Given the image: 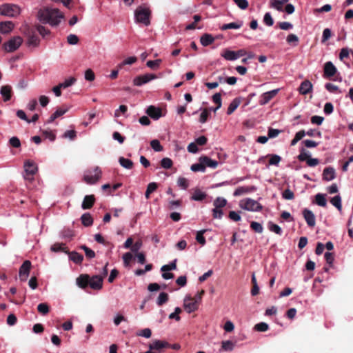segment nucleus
<instances>
[{"mask_svg": "<svg viewBox=\"0 0 353 353\" xmlns=\"http://www.w3.org/2000/svg\"><path fill=\"white\" fill-rule=\"evenodd\" d=\"M64 16L57 8H45L39 10L37 18L43 23H48L52 26H58Z\"/></svg>", "mask_w": 353, "mask_h": 353, "instance_id": "1", "label": "nucleus"}, {"mask_svg": "<svg viewBox=\"0 0 353 353\" xmlns=\"http://www.w3.org/2000/svg\"><path fill=\"white\" fill-rule=\"evenodd\" d=\"M150 15L151 11L148 8L139 6L134 11L135 22L148 26L150 23Z\"/></svg>", "mask_w": 353, "mask_h": 353, "instance_id": "2", "label": "nucleus"}, {"mask_svg": "<svg viewBox=\"0 0 353 353\" xmlns=\"http://www.w3.org/2000/svg\"><path fill=\"white\" fill-rule=\"evenodd\" d=\"M325 245V248L327 249V252L325 253V258L327 261V265L324 266L323 272L319 276L316 281L321 283L323 281L324 279H328V272L330 268H331V241H328Z\"/></svg>", "mask_w": 353, "mask_h": 353, "instance_id": "3", "label": "nucleus"}, {"mask_svg": "<svg viewBox=\"0 0 353 353\" xmlns=\"http://www.w3.org/2000/svg\"><path fill=\"white\" fill-rule=\"evenodd\" d=\"M24 174L23 178L26 181H32L34 180V176L38 171L37 165L30 160L24 162Z\"/></svg>", "mask_w": 353, "mask_h": 353, "instance_id": "4", "label": "nucleus"}, {"mask_svg": "<svg viewBox=\"0 0 353 353\" xmlns=\"http://www.w3.org/2000/svg\"><path fill=\"white\" fill-rule=\"evenodd\" d=\"M21 13V8L15 4H4L0 6V14L10 17H15Z\"/></svg>", "mask_w": 353, "mask_h": 353, "instance_id": "5", "label": "nucleus"}, {"mask_svg": "<svg viewBox=\"0 0 353 353\" xmlns=\"http://www.w3.org/2000/svg\"><path fill=\"white\" fill-rule=\"evenodd\" d=\"M239 206L241 208L250 212H259L263 208L258 200H240Z\"/></svg>", "mask_w": 353, "mask_h": 353, "instance_id": "6", "label": "nucleus"}, {"mask_svg": "<svg viewBox=\"0 0 353 353\" xmlns=\"http://www.w3.org/2000/svg\"><path fill=\"white\" fill-rule=\"evenodd\" d=\"M101 176V171L99 167H96L93 170H87L84 173V181L89 184L95 183Z\"/></svg>", "mask_w": 353, "mask_h": 353, "instance_id": "7", "label": "nucleus"}, {"mask_svg": "<svg viewBox=\"0 0 353 353\" xmlns=\"http://www.w3.org/2000/svg\"><path fill=\"white\" fill-rule=\"evenodd\" d=\"M22 42L23 39L21 37H14L4 43V49L8 52H14L21 46Z\"/></svg>", "mask_w": 353, "mask_h": 353, "instance_id": "8", "label": "nucleus"}, {"mask_svg": "<svg viewBox=\"0 0 353 353\" xmlns=\"http://www.w3.org/2000/svg\"><path fill=\"white\" fill-rule=\"evenodd\" d=\"M228 200H214V206L212 209L213 218L221 219L223 217V212L222 208L227 205Z\"/></svg>", "mask_w": 353, "mask_h": 353, "instance_id": "9", "label": "nucleus"}, {"mask_svg": "<svg viewBox=\"0 0 353 353\" xmlns=\"http://www.w3.org/2000/svg\"><path fill=\"white\" fill-rule=\"evenodd\" d=\"M31 268V262L28 260L25 261L19 268V276L21 281H26L29 276Z\"/></svg>", "mask_w": 353, "mask_h": 353, "instance_id": "10", "label": "nucleus"}, {"mask_svg": "<svg viewBox=\"0 0 353 353\" xmlns=\"http://www.w3.org/2000/svg\"><path fill=\"white\" fill-rule=\"evenodd\" d=\"M155 79H157V76L155 74H145L143 75H140V76L136 77L133 79V84L136 86H141L143 84H145Z\"/></svg>", "mask_w": 353, "mask_h": 353, "instance_id": "11", "label": "nucleus"}, {"mask_svg": "<svg viewBox=\"0 0 353 353\" xmlns=\"http://www.w3.org/2000/svg\"><path fill=\"white\" fill-rule=\"evenodd\" d=\"M192 301L190 295H186L183 300V307L188 313H192L198 309L197 301Z\"/></svg>", "mask_w": 353, "mask_h": 353, "instance_id": "12", "label": "nucleus"}, {"mask_svg": "<svg viewBox=\"0 0 353 353\" xmlns=\"http://www.w3.org/2000/svg\"><path fill=\"white\" fill-rule=\"evenodd\" d=\"M103 276L94 275L90 276L89 286L94 290H100L103 288Z\"/></svg>", "mask_w": 353, "mask_h": 353, "instance_id": "13", "label": "nucleus"}, {"mask_svg": "<svg viewBox=\"0 0 353 353\" xmlns=\"http://www.w3.org/2000/svg\"><path fill=\"white\" fill-rule=\"evenodd\" d=\"M169 347L170 344L167 341L161 340H155L152 343H150L148 346L151 351L156 350L158 353H161L162 352V349Z\"/></svg>", "mask_w": 353, "mask_h": 353, "instance_id": "14", "label": "nucleus"}, {"mask_svg": "<svg viewBox=\"0 0 353 353\" xmlns=\"http://www.w3.org/2000/svg\"><path fill=\"white\" fill-rule=\"evenodd\" d=\"M279 89L272 90L262 94L260 97L259 104L264 105L273 99L279 92Z\"/></svg>", "mask_w": 353, "mask_h": 353, "instance_id": "15", "label": "nucleus"}, {"mask_svg": "<svg viewBox=\"0 0 353 353\" xmlns=\"http://www.w3.org/2000/svg\"><path fill=\"white\" fill-rule=\"evenodd\" d=\"M146 114L154 120H158L162 117L161 109L160 108L150 105L145 111Z\"/></svg>", "mask_w": 353, "mask_h": 353, "instance_id": "16", "label": "nucleus"}, {"mask_svg": "<svg viewBox=\"0 0 353 353\" xmlns=\"http://www.w3.org/2000/svg\"><path fill=\"white\" fill-rule=\"evenodd\" d=\"M303 217L309 227H314L316 224V219L314 213L308 210L304 209L303 210Z\"/></svg>", "mask_w": 353, "mask_h": 353, "instance_id": "17", "label": "nucleus"}, {"mask_svg": "<svg viewBox=\"0 0 353 353\" xmlns=\"http://www.w3.org/2000/svg\"><path fill=\"white\" fill-rule=\"evenodd\" d=\"M199 161H201V163L203 164L205 169L206 168V167H209V168L214 169L218 166V164H219L217 161L212 160V159H210V157H208L207 156L200 157L199 159Z\"/></svg>", "mask_w": 353, "mask_h": 353, "instance_id": "18", "label": "nucleus"}, {"mask_svg": "<svg viewBox=\"0 0 353 353\" xmlns=\"http://www.w3.org/2000/svg\"><path fill=\"white\" fill-rule=\"evenodd\" d=\"M90 276L88 274H81L76 279V283L78 287L85 289L89 285Z\"/></svg>", "mask_w": 353, "mask_h": 353, "instance_id": "19", "label": "nucleus"}, {"mask_svg": "<svg viewBox=\"0 0 353 353\" xmlns=\"http://www.w3.org/2000/svg\"><path fill=\"white\" fill-rule=\"evenodd\" d=\"M69 110L68 107H62L58 108L48 119L47 123H52L56 119L63 115Z\"/></svg>", "mask_w": 353, "mask_h": 353, "instance_id": "20", "label": "nucleus"}, {"mask_svg": "<svg viewBox=\"0 0 353 353\" xmlns=\"http://www.w3.org/2000/svg\"><path fill=\"white\" fill-rule=\"evenodd\" d=\"M14 28V24L12 21L0 22V33L8 34Z\"/></svg>", "mask_w": 353, "mask_h": 353, "instance_id": "21", "label": "nucleus"}, {"mask_svg": "<svg viewBox=\"0 0 353 353\" xmlns=\"http://www.w3.org/2000/svg\"><path fill=\"white\" fill-rule=\"evenodd\" d=\"M312 89V85L310 81L305 80L303 81L299 87V92L302 94H308Z\"/></svg>", "mask_w": 353, "mask_h": 353, "instance_id": "22", "label": "nucleus"}, {"mask_svg": "<svg viewBox=\"0 0 353 353\" xmlns=\"http://www.w3.org/2000/svg\"><path fill=\"white\" fill-rule=\"evenodd\" d=\"M0 94L5 101H9L11 98V87L3 85L1 88Z\"/></svg>", "mask_w": 353, "mask_h": 353, "instance_id": "23", "label": "nucleus"}, {"mask_svg": "<svg viewBox=\"0 0 353 353\" xmlns=\"http://www.w3.org/2000/svg\"><path fill=\"white\" fill-rule=\"evenodd\" d=\"M68 255L70 260L77 264L81 263L83 260V255L74 251L68 252Z\"/></svg>", "mask_w": 353, "mask_h": 353, "instance_id": "24", "label": "nucleus"}, {"mask_svg": "<svg viewBox=\"0 0 353 353\" xmlns=\"http://www.w3.org/2000/svg\"><path fill=\"white\" fill-rule=\"evenodd\" d=\"M200 41L201 45L205 47L212 43L214 41V38L212 34H204L201 37Z\"/></svg>", "mask_w": 353, "mask_h": 353, "instance_id": "25", "label": "nucleus"}, {"mask_svg": "<svg viewBox=\"0 0 353 353\" xmlns=\"http://www.w3.org/2000/svg\"><path fill=\"white\" fill-rule=\"evenodd\" d=\"M240 103L241 101L239 99L235 98L234 99H233L228 108L227 114L229 115L232 114L236 110V109L239 106Z\"/></svg>", "mask_w": 353, "mask_h": 353, "instance_id": "26", "label": "nucleus"}, {"mask_svg": "<svg viewBox=\"0 0 353 353\" xmlns=\"http://www.w3.org/2000/svg\"><path fill=\"white\" fill-rule=\"evenodd\" d=\"M243 26L242 21L232 22L223 25L221 27V30H226L228 29H239Z\"/></svg>", "mask_w": 353, "mask_h": 353, "instance_id": "27", "label": "nucleus"}, {"mask_svg": "<svg viewBox=\"0 0 353 353\" xmlns=\"http://www.w3.org/2000/svg\"><path fill=\"white\" fill-rule=\"evenodd\" d=\"M82 224L85 227H89L93 223V219L90 213H84L81 217Z\"/></svg>", "mask_w": 353, "mask_h": 353, "instance_id": "28", "label": "nucleus"}, {"mask_svg": "<svg viewBox=\"0 0 353 353\" xmlns=\"http://www.w3.org/2000/svg\"><path fill=\"white\" fill-rule=\"evenodd\" d=\"M268 229L270 230V231L274 232L275 234H276L278 235H280V236L282 235L283 230L279 225H277L272 221H269L268 223Z\"/></svg>", "mask_w": 353, "mask_h": 353, "instance_id": "29", "label": "nucleus"}, {"mask_svg": "<svg viewBox=\"0 0 353 353\" xmlns=\"http://www.w3.org/2000/svg\"><path fill=\"white\" fill-rule=\"evenodd\" d=\"M221 57L228 61H234L237 59L235 51L230 50H224V52L221 54Z\"/></svg>", "mask_w": 353, "mask_h": 353, "instance_id": "30", "label": "nucleus"}, {"mask_svg": "<svg viewBox=\"0 0 353 353\" xmlns=\"http://www.w3.org/2000/svg\"><path fill=\"white\" fill-rule=\"evenodd\" d=\"M289 0H272L271 1V7L277 10L278 11L283 10V5L287 3Z\"/></svg>", "mask_w": 353, "mask_h": 353, "instance_id": "31", "label": "nucleus"}, {"mask_svg": "<svg viewBox=\"0 0 353 353\" xmlns=\"http://www.w3.org/2000/svg\"><path fill=\"white\" fill-rule=\"evenodd\" d=\"M66 249H67V247L65 246V244L62 243H56L53 244L50 248L51 251L54 252H67Z\"/></svg>", "mask_w": 353, "mask_h": 353, "instance_id": "32", "label": "nucleus"}, {"mask_svg": "<svg viewBox=\"0 0 353 353\" xmlns=\"http://www.w3.org/2000/svg\"><path fill=\"white\" fill-rule=\"evenodd\" d=\"M119 162L122 167L126 169H131L133 166V162L130 159L124 157H120Z\"/></svg>", "mask_w": 353, "mask_h": 353, "instance_id": "33", "label": "nucleus"}, {"mask_svg": "<svg viewBox=\"0 0 353 353\" xmlns=\"http://www.w3.org/2000/svg\"><path fill=\"white\" fill-rule=\"evenodd\" d=\"M166 207L170 210L179 209L181 207V200H171Z\"/></svg>", "mask_w": 353, "mask_h": 353, "instance_id": "34", "label": "nucleus"}, {"mask_svg": "<svg viewBox=\"0 0 353 353\" xmlns=\"http://www.w3.org/2000/svg\"><path fill=\"white\" fill-rule=\"evenodd\" d=\"M77 81V79L74 77H70L66 79L63 82L59 83V87H62L63 89H65L68 87L72 86Z\"/></svg>", "mask_w": 353, "mask_h": 353, "instance_id": "35", "label": "nucleus"}, {"mask_svg": "<svg viewBox=\"0 0 353 353\" xmlns=\"http://www.w3.org/2000/svg\"><path fill=\"white\" fill-rule=\"evenodd\" d=\"M168 301V294L164 292H161L157 299V304L159 306L162 305Z\"/></svg>", "mask_w": 353, "mask_h": 353, "instance_id": "36", "label": "nucleus"}, {"mask_svg": "<svg viewBox=\"0 0 353 353\" xmlns=\"http://www.w3.org/2000/svg\"><path fill=\"white\" fill-rule=\"evenodd\" d=\"M176 261L177 259L173 260L169 264L164 265L161 267V270L162 272H167L170 270H173L176 268Z\"/></svg>", "mask_w": 353, "mask_h": 353, "instance_id": "37", "label": "nucleus"}, {"mask_svg": "<svg viewBox=\"0 0 353 353\" xmlns=\"http://www.w3.org/2000/svg\"><path fill=\"white\" fill-rule=\"evenodd\" d=\"M250 228L252 230L257 233H262L263 231V227L261 223L256 221H252L250 223Z\"/></svg>", "mask_w": 353, "mask_h": 353, "instance_id": "38", "label": "nucleus"}, {"mask_svg": "<svg viewBox=\"0 0 353 353\" xmlns=\"http://www.w3.org/2000/svg\"><path fill=\"white\" fill-rule=\"evenodd\" d=\"M177 185L181 189L186 190L189 186V181L186 178L181 176L177 180Z\"/></svg>", "mask_w": 353, "mask_h": 353, "instance_id": "39", "label": "nucleus"}, {"mask_svg": "<svg viewBox=\"0 0 353 353\" xmlns=\"http://www.w3.org/2000/svg\"><path fill=\"white\" fill-rule=\"evenodd\" d=\"M190 170L192 172H204L205 171L203 164L201 163V161H199V163H197L192 164L190 167Z\"/></svg>", "mask_w": 353, "mask_h": 353, "instance_id": "40", "label": "nucleus"}, {"mask_svg": "<svg viewBox=\"0 0 353 353\" xmlns=\"http://www.w3.org/2000/svg\"><path fill=\"white\" fill-rule=\"evenodd\" d=\"M150 145L155 152H161L163 150V146L157 139H154L150 141Z\"/></svg>", "mask_w": 353, "mask_h": 353, "instance_id": "41", "label": "nucleus"}, {"mask_svg": "<svg viewBox=\"0 0 353 353\" xmlns=\"http://www.w3.org/2000/svg\"><path fill=\"white\" fill-rule=\"evenodd\" d=\"M161 61V59L150 60L147 61L146 65L151 69H157L159 68Z\"/></svg>", "mask_w": 353, "mask_h": 353, "instance_id": "42", "label": "nucleus"}, {"mask_svg": "<svg viewBox=\"0 0 353 353\" xmlns=\"http://www.w3.org/2000/svg\"><path fill=\"white\" fill-rule=\"evenodd\" d=\"M286 41L288 43L292 44L294 46H296L299 43V38L296 34H290L287 37Z\"/></svg>", "mask_w": 353, "mask_h": 353, "instance_id": "43", "label": "nucleus"}, {"mask_svg": "<svg viewBox=\"0 0 353 353\" xmlns=\"http://www.w3.org/2000/svg\"><path fill=\"white\" fill-rule=\"evenodd\" d=\"M210 115V111L206 108L203 109L200 114L199 122L201 123H205Z\"/></svg>", "mask_w": 353, "mask_h": 353, "instance_id": "44", "label": "nucleus"}, {"mask_svg": "<svg viewBox=\"0 0 353 353\" xmlns=\"http://www.w3.org/2000/svg\"><path fill=\"white\" fill-rule=\"evenodd\" d=\"M37 310L43 315H46L49 312V307L45 303H39L37 306Z\"/></svg>", "mask_w": 353, "mask_h": 353, "instance_id": "45", "label": "nucleus"}, {"mask_svg": "<svg viewBox=\"0 0 353 353\" xmlns=\"http://www.w3.org/2000/svg\"><path fill=\"white\" fill-rule=\"evenodd\" d=\"M39 39L35 35H32L28 38V44L29 46L37 47L39 45Z\"/></svg>", "mask_w": 353, "mask_h": 353, "instance_id": "46", "label": "nucleus"}, {"mask_svg": "<svg viewBox=\"0 0 353 353\" xmlns=\"http://www.w3.org/2000/svg\"><path fill=\"white\" fill-rule=\"evenodd\" d=\"M205 232V230L197 232L196 236V240L202 245H204L206 243L205 239L203 236V234Z\"/></svg>", "mask_w": 353, "mask_h": 353, "instance_id": "47", "label": "nucleus"}, {"mask_svg": "<svg viewBox=\"0 0 353 353\" xmlns=\"http://www.w3.org/2000/svg\"><path fill=\"white\" fill-rule=\"evenodd\" d=\"M222 349L225 351H232L234 349V345L231 341H223L222 342Z\"/></svg>", "mask_w": 353, "mask_h": 353, "instance_id": "48", "label": "nucleus"}, {"mask_svg": "<svg viewBox=\"0 0 353 353\" xmlns=\"http://www.w3.org/2000/svg\"><path fill=\"white\" fill-rule=\"evenodd\" d=\"M161 165L165 169H169L172 166V161L168 157L163 158L161 161Z\"/></svg>", "mask_w": 353, "mask_h": 353, "instance_id": "49", "label": "nucleus"}, {"mask_svg": "<svg viewBox=\"0 0 353 353\" xmlns=\"http://www.w3.org/2000/svg\"><path fill=\"white\" fill-rule=\"evenodd\" d=\"M157 188V185L155 183H150L148 185L147 190L145 193V196L146 198H148L150 194L156 190Z\"/></svg>", "mask_w": 353, "mask_h": 353, "instance_id": "50", "label": "nucleus"}, {"mask_svg": "<svg viewBox=\"0 0 353 353\" xmlns=\"http://www.w3.org/2000/svg\"><path fill=\"white\" fill-rule=\"evenodd\" d=\"M122 259L123 261L124 265L127 267L129 265L130 261L133 259V255L131 252H125V254H123Z\"/></svg>", "mask_w": 353, "mask_h": 353, "instance_id": "51", "label": "nucleus"}, {"mask_svg": "<svg viewBox=\"0 0 353 353\" xmlns=\"http://www.w3.org/2000/svg\"><path fill=\"white\" fill-rule=\"evenodd\" d=\"M281 160V158L280 156L277 154H272L270 156L269 164L271 165H278Z\"/></svg>", "mask_w": 353, "mask_h": 353, "instance_id": "52", "label": "nucleus"}, {"mask_svg": "<svg viewBox=\"0 0 353 353\" xmlns=\"http://www.w3.org/2000/svg\"><path fill=\"white\" fill-rule=\"evenodd\" d=\"M240 213L241 212L230 211L228 216L231 220L237 222L241 219Z\"/></svg>", "mask_w": 353, "mask_h": 353, "instance_id": "53", "label": "nucleus"}, {"mask_svg": "<svg viewBox=\"0 0 353 353\" xmlns=\"http://www.w3.org/2000/svg\"><path fill=\"white\" fill-rule=\"evenodd\" d=\"M254 327L258 332H265L269 329V325L265 322H261L257 323Z\"/></svg>", "mask_w": 353, "mask_h": 353, "instance_id": "54", "label": "nucleus"}, {"mask_svg": "<svg viewBox=\"0 0 353 353\" xmlns=\"http://www.w3.org/2000/svg\"><path fill=\"white\" fill-rule=\"evenodd\" d=\"M181 309L179 307H175L174 312L169 315V319H175L177 321H179L181 318L179 314L181 313Z\"/></svg>", "mask_w": 353, "mask_h": 353, "instance_id": "55", "label": "nucleus"}, {"mask_svg": "<svg viewBox=\"0 0 353 353\" xmlns=\"http://www.w3.org/2000/svg\"><path fill=\"white\" fill-rule=\"evenodd\" d=\"M137 59L136 57H129L125 59L122 63H121L119 66L121 68L123 65H132L137 61Z\"/></svg>", "mask_w": 353, "mask_h": 353, "instance_id": "56", "label": "nucleus"}, {"mask_svg": "<svg viewBox=\"0 0 353 353\" xmlns=\"http://www.w3.org/2000/svg\"><path fill=\"white\" fill-rule=\"evenodd\" d=\"M79 41V38L76 34H70L67 37V41L70 45H76Z\"/></svg>", "mask_w": 353, "mask_h": 353, "instance_id": "57", "label": "nucleus"}, {"mask_svg": "<svg viewBox=\"0 0 353 353\" xmlns=\"http://www.w3.org/2000/svg\"><path fill=\"white\" fill-rule=\"evenodd\" d=\"M310 157V154L309 152L305 151L304 149H302L300 154L298 157V159L301 161H307V159Z\"/></svg>", "mask_w": 353, "mask_h": 353, "instance_id": "58", "label": "nucleus"}, {"mask_svg": "<svg viewBox=\"0 0 353 353\" xmlns=\"http://www.w3.org/2000/svg\"><path fill=\"white\" fill-rule=\"evenodd\" d=\"M77 136L76 131L74 130H67L63 134V137L65 139H69L70 140L74 139Z\"/></svg>", "mask_w": 353, "mask_h": 353, "instance_id": "59", "label": "nucleus"}, {"mask_svg": "<svg viewBox=\"0 0 353 353\" xmlns=\"http://www.w3.org/2000/svg\"><path fill=\"white\" fill-rule=\"evenodd\" d=\"M138 336L148 339L152 335V332L150 328H144L141 330L139 333H137Z\"/></svg>", "mask_w": 353, "mask_h": 353, "instance_id": "60", "label": "nucleus"}, {"mask_svg": "<svg viewBox=\"0 0 353 353\" xmlns=\"http://www.w3.org/2000/svg\"><path fill=\"white\" fill-rule=\"evenodd\" d=\"M263 21L268 26H272L274 24V20L270 12L265 14Z\"/></svg>", "mask_w": 353, "mask_h": 353, "instance_id": "61", "label": "nucleus"}, {"mask_svg": "<svg viewBox=\"0 0 353 353\" xmlns=\"http://www.w3.org/2000/svg\"><path fill=\"white\" fill-rule=\"evenodd\" d=\"M37 30L38 32L43 37L45 38L46 36L50 34V31L47 28H46L43 26H38L37 27Z\"/></svg>", "mask_w": 353, "mask_h": 353, "instance_id": "62", "label": "nucleus"}, {"mask_svg": "<svg viewBox=\"0 0 353 353\" xmlns=\"http://www.w3.org/2000/svg\"><path fill=\"white\" fill-rule=\"evenodd\" d=\"M205 196L206 194L204 192L199 189H196L191 199H205Z\"/></svg>", "mask_w": 353, "mask_h": 353, "instance_id": "63", "label": "nucleus"}, {"mask_svg": "<svg viewBox=\"0 0 353 353\" xmlns=\"http://www.w3.org/2000/svg\"><path fill=\"white\" fill-rule=\"evenodd\" d=\"M9 143L14 148H18L21 146V141L17 137H12L9 140Z\"/></svg>", "mask_w": 353, "mask_h": 353, "instance_id": "64", "label": "nucleus"}]
</instances>
